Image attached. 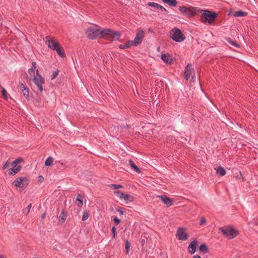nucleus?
<instances>
[{"mask_svg":"<svg viewBox=\"0 0 258 258\" xmlns=\"http://www.w3.org/2000/svg\"><path fill=\"white\" fill-rule=\"evenodd\" d=\"M198 13L201 14V21L205 24H211L213 23L218 17V14L216 12L208 10L199 9Z\"/></svg>","mask_w":258,"mask_h":258,"instance_id":"nucleus-1","label":"nucleus"},{"mask_svg":"<svg viewBox=\"0 0 258 258\" xmlns=\"http://www.w3.org/2000/svg\"><path fill=\"white\" fill-rule=\"evenodd\" d=\"M32 81L37 86L38 90L42 92L43 90V85L44 84V79L39 74L38 70H36V73L35 75L31 77Z\"/></svg>","mask_w":258,"mask_h":258,"instance_id":"nucleus-2","label":"nucleus"},{"mask_svg":"<svg viewBox=\"0 0 258 258\" xmlns=\"http://www.w3.org/2000/svg\"><path fill=\"white\" fill-rule=\"evenodd\" d=\"M179 10L183 14L187 15L189 17L194 16L198 13L199 8L197 7H186L181 6L179 8Z\"/></svg>","mask_w":258,"mask_h":258,"instance_id":"nucleus-3","label":"nucleus"},{"mask_svg":"<svg viewBox=\"0 0 258 258\" xmlns=\"http://www.w3.org/2000/svg\"><path fill=\"white\" fill-rule=\"evenodd\" d=\"M45 41L48 47L53 50L56 49L60 46L58 40L55 38L50 36L45 37Z\"/></svg>","mask_w":258,"mask_h":258,"instance_id":"nucleus-4","label":"nucleus"},{"mask_svg":"<svg viewBox=\"0 0 258 258\" xmlns=\"http://www.w3.org/2000/svg\"><path fill=\"white\" fill-rule=\"evenodd\" d=\"M13 183L16 187L24 189L28 185L29 180L26 177H20L17 178Z\"/></svg>","mask_w":258,"mask_h":258,"instance_id":"nucleus-5","label":"nucleus"},{"mask_svg":"<svg viewBox=\"0 0 258 258\" xmlns=\"http://www.w3.org/2000/svg\"><path fill=\"white\" fill-rule=\"evenodd\" d=\"M22 162H23V159L22 158H19L14 160L12 163L13 168L9 169V174L14 175L19 172L21 168V166L19 164Z\"/></svg>","mask_w":258,"mask_h":258,"instance_id":"nucleus-6","label":"nucleus"},{"mask_svg":"<svg viewBox=\"0 0 258 258\" xmlns=\"http://www.w3.org/2000/svg\"><path fill=\"white\" fill-rule=\"evenodd\" d=\"M86 32H116V31H112L110 29H102L100 27L95 24H92L89 28H88Z\"/></svg>","mask_w":258,"mask_h":258,"instance_id":"nucleus-7","label":"nucleus"},{"mask_svg":"<svg viewBox=\"0 0 258 258\" xmlns=\"http://www.w3.org/2000/svg\"><path fill=\"white\" fill-rule=\"evenodd\" d=\"M223 234L229 239H232L237 235V231L231 227H226L221 229Z\"/></svg>","mask_w":258,"mask_h":258,"instance_id":"nucleus-8","label":"nucleus"},{"mask_svg":"<svg viewBox=\"0 0 258 258\" xmlns=\"http://www.w3.org/2000/svg\"><path fill=\"white\" fill-rule=\"evenodd\" d=\"M176 237L180 240L185 241L187 239L188 235L183 228H179L176 232Z\"/></svg>","mask_w":258,"mask_h":258,"instance_id":"nucleus-9","label":"nucleus"},{"mask_svg":"<svg viewBox=\"0 0 258 258\" xmlns=\"http://www.w3.org/2000/svg\"><path fill=\"white\" fill-rule=\"evenodd\" d=\"M144 37V33H137L134 40L130 41L132 46H137L142 43Z\"/></svg>","mask_w":258,"mask_h":258,"instance_id":"nucleus-10","label":"nucleus"},{"mask_svg":"<svg viewBox=\"0 0 258 258\" xmlns=\"http://www.w3.org/2000/svg\"><path fill=\"white\" fill-rule=\"evenodd\" d=\"M171 37L172 39L177 42H181L185 39V36L183 33H171Z\"/></svg>","mask_w":258,"mask_h":258,"instance_id":"nucleus-11","label":"nucleus"},{"mask_svg":"<svg viewBox=\"0 0 258 258\" xmlns=\"http://www.w3.org/2000/svg\"><path fill=\"white\" fill-rule=\"evenodd\" d=\"M104 36L102 37H105L109 39L111 41L118 40L120 37V33H103Z\"/></svg>","mask_w":258,"mask_h":258,"instance_id":"nucleus-12","label":"nucleus"},{"mask_svg":"<svg viewBox=\"0 0 258 258\" xmlns=\"http://www.w3.org/2000/svg\"><path fill=\"white\" fill-rule=\"evenodd\" d=\"M157 197L161 199L162 202L167 207H170L173 204V200L165 195L158 196Z\"/></svg>","mask_w":258,"mask_h":258,"instance_id":"nucleus-13","label":"nucleus"},{"mask_svg":"<svg viewBox=\"0 0 258 258\" xmlns=\"http://www.w3.org/2000/svg\"><path fill=\"white\" fill-rule=\"evenodd\" d=\"M197 246V240L196 239L194 240L188 245V250L189 252L192 254L196 250V247Z\"/></svg>","mask_w":258,"mask_h":258,"instance_id":"nucleus-14","label":"nucleus"},{"mask_svg":"<svg viewBox=\"0 0 258 258\" xmlns=\"http://www.w3.org/2000/svg\"><path fill=\"white\" fill-rule=\"evenodd\" d=\"M121 200H123L125 204H128L133 202L135 200V198L131 195L123 193Z\"/></svg>","mask_w":258,"mask_h":258,"instance_id":"nucleus-15","label":"nucleus"},{"mask_svg":"<svg viewBox=\"0 0 258 258\" xmlns=\"http://www.w3.org/2000/svg\"><path fill=\"white\" fill-rule=\"evenodd\" d=\"M191 68V64H188L185 68L184 74V79L186 80H188L190 77Z\"/></svg>","mask_w":258,"mask_h":258,"instance_id":"nucleus-16","label":"nucleus"},{"mask_svg":"<svg viewBox=\"0 0 258 258\" xmlns=\"http://www.w3.org/2000/svg\"><path fill=\"white\" fill-rule=\"evenodd\" d=\"M148 6L152 7L155 8L157 9L160 10L162 12H166L167 11L166 9L163 7V6L154 3V2H150L148 3Z\"/></svg>","mask_w":258,"mask_h":258,"instance_id":"nucleus-17","label":"nucleus"},{"mask_svg":"<svg viewBox=\"0 0 258 258\" xmlns=\"http://www.w3.org/2000/svg\"><path fill=\"white\" fill-rule=\"evenodd\" d=\"M36 63L35 61L32 62V66L31 68L29 69L28 72L30 77L35 75L36 73Z\"/></svg>","mask_w":258,"mask_h":258,"instance_id":"nucleus-18","label":"nucleus"},{"mask_svg":"<svg viewBox=\"0 0 258 258\" xmlns=\"http://www.w3.org/2000/svg\"><path fill=\"white\" fill-rule=\"evenodd\" d=\"M104 36L103 33H88L87 37L90 39L94 40Z\"/></svg>","mask_w":258,"mask_h":258,"instance_id":"nucleus-19","label":"nucleus"},{"mask_svg":"<svg viewBox=\"0 0 258 258\" xmlns=\"http://www.w3.org/2000/svg\"><path fill=\"white\" fill-rule=\"evenodd\" d=\"M161 58L163 61L166 63H171L172 62V59L168 54H162Z\"/></svg>","mask_w":258,"mask_h":258,"instance_id":"nucleus-20","label":"nucleus"},{"mask_svg":"<svg viewBox=\"0 0 258 258\" xmlns=\"http://www.w3.org/2000/svg\"><path fill=\"white\" fill-rule=\"evenodd\" d=\"M216 171V173L219 176H222L225 175L226 171L224 168L219 166L216 168H215Z\"/></svg>","mask_w":258,"mask_h":258,"instance_id":"nucleus-21","label":"nucleus"},{"mask_svg":"<svg viewBox=\"0 0 258 258\" xmlns=\"http://www.w3.org/2000/svg\"><path fill=\"white\" fill-rule=\"evenodd\" d=\"M54 50H56L57 54L61 57H66V54L64 51L60 46L58 47L56 49H54Z\"/></svg>","mask_w":258,"mask_h":258,"instance_id":"nucleus-22","label":"nucleus"},{"mask_svg":"<svg viewBox=\"0 0 258 258\" xmlns=\"http://www.w3.org/2000/svg\"><path fill=\"white\" fill-rule=\"evenodd\" d=\"M162 1L165 4H167L169 6L172 7L176 6L177 4V2L176 0H162Z\"/></svg>","mask_w":258,"mask_h":258,"instance_id":"nucleus-23","label":"nucleus"},{"mask_svg":"<svg viewBox=\"0 0 258 258\" xmlns=\"http://www.w3.org/2000/svg\"><path fill=\"white\" fill-rule=\"evenodd\" d=\"M22 92L23 93V95L25 97L26 99L28 100L30 98L29 88L27 87L26 89H23V90H22Z\"/></svg>","mask_w":258,"mask_h":258,"instance_id":"nucleus-24","label":"nucleus"},{"mask_svg":"<svg viewBox=\"0 0 258 258\" xmlns=\"http://www.w3.org/2000/svg\"><path fill=\"white\" fill-rule=\"evenodd\" d=\"M199 250L201 252L205 253L208 251V248L205 244H202L200 246Z\"/></svg>","mask_w":258,"mask_h":258,"instance_id":"nucleus-25","label":"nucleus"},{"mask_svg":"<svg viewBox=\"0 0 258 258\" xmlns=\"http://www.w3.org/2000/svg\"><path fill=\"white\" fill-rule=\"evenodd\" d=\"M129 164L131 167L134 169L138 173H140L141 172L140 169L134 164V162L132 160H130Z\"/></svg>","mask_w":258,"mask_h":258,"instance_id":"nucleus-26","label":"nucleus"},{"mask_svg":"<svg viewBox=\"0 0 258 258\" xmlns=\"http://www.w3.org/2000/svg\"><path fill=\"white\" fill-rule=\"evenodd\" d=\"M132 46L130 41H127L126 43L123 44H121L119 46V48L121 49H126L130 48Z\"/></svg>","mask_w":258,"mask_h":258,"instance_id":"nucleus-27","label":"nucleus"},{"mask_svg":"<svg viewBox=\"0 0 258 258\" xmlns=\"http://www.w3.org/2000/svg\"><path fill=\"white\" fill-rule=\"evenodd\" d=\"M66 218V215L64 214L63 211L61 212L59 217V221L61 223H64Z\"/></svg>","mask_w":258,"mask_h":258,"instance_id":"nucleus-28","label":"nucleus"},{"mask_svg":"<svg viewBox=\"0 0 258 258\" xmlns=\"http://www.w3.org/2000/svg\"><path fill=\"white\" fill-rule=\"evenodd\" d=\"M53 163V158L51 157H49L47 158L45 162V165L46 166H50Z\"/></svg>","mask_w":258,"mask_h":258,"instance_id":"nucleus-29","label":"nucleus"},{"mask_svg":"<svg viewBox=\"0 0 258 258\" xmlns=\"http://www.w3.org/2000/svg\"><path fill=\"white\" fill-rule=\"evenodd\" d=\"M109 187L112 189H117L119 188H121L123 187L122 185L120 184H111L109 185Z\"/></svg>","mask_w":258,"mask_h":258,"instance_id":"nucleus-30","label":"nucleus"},{"mask_svg":"<svg viewBox=\"0 0 258 258\" xmlns=\"http://www.w3.org/2000/svg\"><path fill=\"white\" fill-rule=\"evenodd\" d=\"M245 15V13L241 11H238L236 12H235L234 14V16L235 17H242L244 16Z\"/></svg>","mask_w":258,"mask_h":258,"instance_id":"nucleus-31","label":"nucleus"},{"mask_svg":"<svg viewBox=\"0 0 258 258\" xmlns=\"http://www.w3.org/2000/svg\"><path fill=\"white\" fill-rule=\"evenodd\" d=\"M1 88H2V95L5 98V99H7L8 98L9 95L8 94L6 90L2 86H1Z\"/></svg>","mask_w":258,"mask_h":258,"instance_id":"nucleus-32","label":"nucleus"},{"mask_svg":"<svg viewBox=\"0 0 258 258\" xmlns=\"http://www.w3.org/2000/svg\"><path fill=\"white\" fill-rule=\"evenodd\" d=\"M31 207H32V204H29L27 207V209H24L23 210V213L25 214L26 215H27V214L30 212Z\"/></svg>","mask_w":258,"mask_h":258,"instance_id":"nucleus-33","label":"nucleus"},{"mask_svg":"<svg viewBox=\"0 0 258 258\" xmlns=\"http://www.w3.org/2000/svg\"><path fill=\"white\" fill-rule=\"evenodd\" d=\"M89 216V214L88 212L86 210L84 211L82 216V220L84 221L87 220L88 219Z\"/></svg>","mask_w":258,"mask_h":258,"instance_id":"nucleus-34","label":"nucleus"},{"mask_svg":"<svg viewBox=\"0 0 258 258\" xmlns=\"http://www.w3.org/2000/svg\"><path fill=\"white\" fill-rule=\"evenodd\" d=\"M125 249L126 253H128L130 249V243L128 240L125 241Z\"/></svg>","mask_w":258,"mask_h":258,"instance_id":"nucleus-35","label":"nucleus"},{"mask_svg":"<svg viewBox=\"0 0 258 258\" xmlns=\"http://www.w3.org/2000/svg\"><path fill=\"white\" fill-rule=\"evenodd\" d=\"M77 200L79 201V204L78 205L79 206H82L83 203V200L82 199V197L81 195H79L77 197Z\"/></svg>","mask_w":258,"mask_h":258,"instance_id":"nucleus-36","label":"nucleus"},{"mask_svg":"<svg viewBox=\"0 0 258 258\" xmlns=\"http://www.w3.org/2000/svg\"><path fill=\"white\" fill-rule=\"evenodd\" d=\"M58 70L55 71L53 72L51 76V79L53 80L58 75Z\"/></svg>","mask_w":258,"mask_h":258,"instance_id":"nucleus-37","label":"nucleus"},{"mask_svg":"<svg viewBox=\"0 0 258 258\" xmlns=\"http://www.w3.org/2000/svg\"><path fill=\"white\" fill-rule=\"evenodd\" d=\"M228 42L232 45L233 46H234L236 47H239V45L238 44H237L236 43H235L234 41H232L231 39H228L227 40Z\"/></svg>","mask_w":258,"mask_h":258,"instance_id":"nucleus-38","label":"nucleus"},{"mask_svg":"<svg viewBox=\"0 0 258 258\" xmlns=\"http://www.w3.org/2000/svg\"><path fill=\"white\" fill-rule=\"evenodd\" d=\"M114 194L119 198L120 199H121V197H122L123 192H121L119 191H115L114 192Z\"/></svg>","mask_w":258,"mask_h":258,"instance_id":"nucleus-39","label":"nucleus"},{"mask_svg":"<svg viewBox=\"0 0 258 258\" xmlns=\"http://www.w3.org/2000/svg\"><path fill=\"white\" fill-rule=\"evenodd\" d=\"M111 232H112V237L113 238H114L116 236V228L115 227H113L112 228Z\"/></svg>","mask_w":258,"mask_h":258,"instance_id":"nucleus-40","label":"nucleus"},{"mask_svg":"<svg viewBox=\"0 0 258 258\" xmlns=\"http://www.w3.org/2000/svg\"><path fill=\"white\" fill-rule=\"evenodd\" d=\"M19 89L22 91L23 90V89H26V88H27V87H26L24 84H23L22 83H20L19 84Z\"/></svg>","mask_w":258,"mask_h":258,"instance_id":"nucleus-41","label":"nucleus"},{"mask_svg":"<svg viewBox=\"0 0 258 258\" xmlns=\"http://www.w3.org/2000/svg\"><path fill=\"white\" fill-rule=\"evenodd\" d=\"M170 32H173V33H177V32H181L179 29L177 28H174L172 29Z\"/></svg>","mask_w":258,"mask_h":258,"instance_id":"nucleus-42","label":"nucleus"},{"mask_svg":"<svg viewBox=\"0 0 258 258\" xmlns=\"http://www.w3.org/2000/svg\"><path fill=\"white\" fill-rule=\"evenodd\" d=\"M10 165V162H9V161L6 162L4 165L3 168L4 169L8 168L9 167Z\"/></svg>","mask_w":258,"mask_h":258,"instance_id":"nucleus-43","label":"nucleus"},{"mask_svg":"<svg viewBox=\"0 0 258 258\" xmlns=\"http://www.w3.org/2000/svg\"><path fill=\"white\" fill-rule=\"evenodd\" d=\"M206 220L205 218H202V219L200 221V225H203L204 224L206 223Z\"/></svg>","mask_w":258,"mask_h":258,"instance_id":"nucleus-44","label":"nucleus"},{"mask_svg":"<svg viewBox=\"0 0 258 258\" xmlns=\"http://www.w3.org/2000/svg\"><path fill=\"white\" fill-rule=\"evenodd\" d=\"M113 221H114V223L116 225H117L120 222V220L118 218H117V217H115L113 219Z\"/></svg>","mask_w":258,"mask_h":258,"instance_id":"nucleus-45","label":"nucleus"},{"mask_svg":"<svg viewBox=\"0 0 258 258\" xmlns=\"http://www.w3.org/2000/svg\"><path fill=\"white\" fill-rule=\"evenodd\" d=\"M39 179L40 181H42L44 180V178L42 176L40 175L39 176Z\"/></svg>","mask_w":258,"mask_h":258,"instance_id":"nucleus-46","label":"nucleus"},{"mask_svg":"<svg viewBox=\"0 0 258 258\" xmlns=\"http://www.w3.org/2000/svg\"><path fill=\"white\" fill-rule=\"evenodd\" d=\"M117 211L120 213V214H123V212L121 209H118Z\"/></svg>","mask_w":258,"mask_h":258,"instance_id":"nucleus-47","label":"nucleus"},{"mask_svg":"<svg viewBox=\"0 0 258 258\" xmlns=\"http://www.w3.org/2000/svg\"><path fill=\"white\" fill-rule=\"evenodd\" d=\"M193 258H201V257L199 255H195L193 256Z\"/></svg>","mask_w":258,"mask_h":258,"instance_id":"nucleus-48","label":"nucleus"},{"mask_svg":"<svg viewBox=\"0 0 258 258\" xmlns=\"http://www.w3.org/2000/svg\"><path fill=\"white\" fill-rule=\"evenodd\" d=\"M46 216V214L45 213H44L42 215V219H44Z\"/></svg>","mask_w":258,"mask_h":258,"instance_id":"nucleus-49","label":"nucleus"},{"mask_svg":"<svg viewBox=\"0 0 258 258\" xmlns=\"http://www.w3.org/2000/svg\"><path fill=\"white\" fill-rule=\"evenodd\" d=\"M142 243L143 244H144L145 243V239H142Z\"/></svg>","mask_w":258,"mask_h":258,"instance_id":"nucleus-50","label":"nucleus"},{"mask_svg":"<svg viewBox=\"0 0 258 258\" xmlns=\"http://www.w3.org/2000/svg\"><path fill=\"white\" fill-rule=\"evenodd\" d=\"M0 258H6V257L3 255H0Z\"/></svg>","mask_w":258,"mask_h":258,"instance_id":"nucleus-51","label":"nucleus"}]
</instances>
